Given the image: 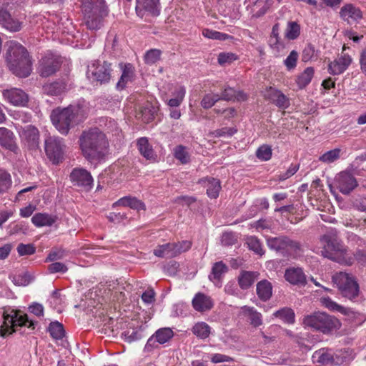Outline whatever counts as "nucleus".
Here are the masks:
<instances>
[{"mask_svg":"<svg viewBox=\"0 0 366 366\" xmlns=\"http://www.w3.org/2000/svg\"><path fill=\"white\" fill-rule=\"evenodd\" d=\"M207 188V194L209 197L216 199L219 196L221 184L219 179L209 177L200 181Z\"/></svg>","mask_w":366,"mask_h":366,"instance_id":"29","label":"nucleus"},{"mask_svg":"<svg viewBox=\"0 0 366 366\" xmlns=\"http://www.w3.org/2000/svg\"><path fill=\"white\" fill-rule=\"evenodd\" d=\"M267 97L280 109H287L290 103L289 99L280 90L270 87L267 91Z\"/></svg>","mask_w":366,"mask_h":366,"instance_id":"27","label":"nucleus"},{"mask_svg":"<svg viewBox=\"0 0 366 366\" xmlns=\"http://www.w3.org/2000/svg\"><path fill=\"white\" fill-rule=\"evenodd\" d=\"M332 280L343 297L352 300L358 296L359 285L352 274L340 272L335 273Z\"/></svg>","mask_w":366,"mask_h":366,"instance_id":"7","label":"nucleus"},{"mask_svg":"<svg viewBox=\"0 0 366 366\" xmlns=\"http://www.w3.org/2000/svg\"><path fill=\"white\" fill-rule=\"evenodd\" d=\"M19 135L21 143L29 149H36L39 144V132L33 125L21 127L19 129Z\"/></svg>","mask_w":366,"mask_h":366,"instance_id":"12","label":"nucleus"},{"mask_svg":"<svg viewBox=\"0 0 366 366\" xmlns=\"http://www.w3.org/2000/svg\"><path fill=\"white\" fill-rule=\"evenodd\" d=\"M81 4V11L84 16L92 22L105 21L109 16V9L105 0H79Z\"/></svg>","mask_w":366,"mask_h":366,"instance_id":"6","label":"nucleus"},{"mask_svg":"<svg viewBox=\"0 0 366 366\" xmlns=\"http://www.w3.org/2000/svg\"><path fill=\"white\" fill-rule=\"evenodd\" d=\"M247 244L250 250L254 251L256 254L262 255L264 250L259 240L254 236L249 237L247 239Z\"/></svg>","mask_w":366,"mask_h":366,"instance_id":"52","label":"nucleus"},{"mask_svg":"<svg viewBox=\"0 0 366 366\" xmlns=\"http://www.w3.org/2000/svg\"><path fill=\"white\" fill-rule=\"evenodd\" d=\"M211 330L210 326L204 322H198L192 328L193 334L202 340L209 337Z\"/></svg>","mask_w":366,"mask_h":366,"instance_id":"42","label":"nucleus"},{"mask_svg":"<svg viewBox=\"0 0 366 366\" xmlns=\"http://www.w3.org/2000/svg\"><path fill=\"white\" fill-rule=\"evenodd\" d=\"M114 205L129 207L139 211L145 209V205L141 200L130 196H126L119 199L114 204Z\"/></svg>","mask_w":366,"mask_h":366,"instance_id":"31","label":"nucleus"},{"mask_svg":"<svg viewBox=\"0 0 366 366\" xmlns=\"http://www.w3.org/2000/svg\"><path fill=\"white\" fill-rule=\"evenodd\" d=\"M4 99L16 107H25L29 101L28 95L21 89L11 88L3 91Z\"/></svg>","mask_w":366,"mask_h":366,"instance_id":"17","label":"nucleus"},{"mask_svg":"<svg viewBox=\"0 0 366 366\" xmlns=\"http://www.w3.org/2000/svg\"><path fill=\"white\" fill-rule=\"evenodd\" d=\"M48 331L55 340H61L65 334L63 325L59 322H52L49 324Z\"/></svg>","mask_w":366,"mask_h":366,"instance_id":"45","label":"nucleus"},{"mask_svg":"<svg viewBox=\"0 0 366 366\" xmlns=\"http://www.w3.org/2000/svg\"><path fill=\"white\" fill-rule=\"evenodd\" d=\"M238 59L237 55L232 52H221L218 55L217 61L220 65L231 64Z\"/></svg>","mask_w":366,"mask_h":366,"instance_id":"54","label":"nucleus"},{"mask_svg":"<svg viewBox=\"0 0 366 366\" xmlns=\"http://www.w3.org/2000/svg\"><path fill=\"white\" fill-rule=\"evenodd\" d=\"M299 169V165L298 164H292L288 169L283 174H281L278 176V180L279 181H284L292 176H293Z\"/></svg>","mask_w":366,"mask_h":366,"instance_id":"62","label":"nucleus"},{"mask_svg":"<svg viewBox=\"0 0 366 366\" xmlns=\"http://www.w3.org/2000/svg\"><path fill=\"white\" fill-rule=\"evenodd\" d=\"M320 302H321L322 305H323L325 307L327 308L328 310H330L331 311H337V312H340L341 313L345 312V310L343 307L340 306V305H338L337 303H336L335 302L332 300L328 297H322L320 299Z\"/></svg>","mask_w":366,"mask_h":366,"instance_id":"51","label":"nucleus"},{"mask_svg":"<svg viewBox=\"0 0 366 366\" xmlns=\"http://www.w3.org/2000/svg\"><path fill=\"white\" fill-rule=\"evenodd\" d=\"M12 184L11 174L5 169H0V194L6 192Z\"/></svg>","mask_w":366,"mask_h":366,"instance_id":"44","label":"nucleus"},{"mask_svg":"<svg viewBox=\"0 0 366 366\" xmlns=\"http://www.w3.org/2000/svg\"><path fill=\"white\" fill-rule=\"evenodd\" d=\"M340 15L344 21H357L362 18V12L361 10L352 4H347L343 6L340 11Z\"/></svg>","mask_w":366,"mask_h":366,"instance_id":"24","label":"nucleus"},{"mask_svg":"<svg viewBox=\"0 0 366 366\" xmlns=\"http://www.w3.org/2000/svg\"><path fill=\"white\" fill-rule=\"evenodd\" d=\"M6 61L9 69L17 76L26 77L31 72V61L27 50L16 41L8 42Z\"/></svg>","mask_w":366,"mask_h":366,"instance_id":"3","label":"nucleus"},{"mask_svg":"<svg viewBox=\"0 0 366 366\" xmlns=\"http://www.w3.org/2000/svg\"><path fill=\"white\" fill-rule=\"evenodd\" d=\"M64 147L61 138L53 136L45 139L46 154L54 163H58L62 159Z\"/></svg>","mask_w":366,"mask_h":366,"instance_id":"11","label":"nucleus"},{"mask_svg":"<svg viewBox=\"0 0 366 366\" xmlns=\"http://www.w3.org/2000/svg\"><path fill=\"white\" fill-rule=\"evenodd\" d=\"M202 35L206 38L216 40H226L229 37V36L227 34L221 33L209 29H204L202 30Z\"/></svg>","mask_w":366,"mask_h":366,"instance_id":"53","label":"nucleus"},{"mask_svg":"<svg viewBox=\"0 0 366 366\" xmlns=\"http://www.w3.org/2000/svg\"><path fill=\"white\" fill-rule=\"evenodd\" d=\"M162 51L157 49H152L147 51L144 56V62L147 64H154L160 59Z\"/></svg>","mask_w":366,"mask_h":366,"instance_id":"50","label":"nucleus"},{"mask_svg":"<svg viewBox=\"0 0 366 366\" xmlns=\"http://www.w3.org/2000/svg\"><path fill=\"white\" fill-rule=\"evenodd\" d=\"M335 186L343 194H348L358 185L357 179L348 171H342L335 176Z\"/></svg>","mask_w":366,"mask_h":366,"instance_id":"13","label":"nucleus"},{"mask_svg":"<svg viewBox=\"0 0 366 366\" xmlns=\"http://www.w3.org/2000/svg\"><path fill=\"white\" fill-rule=\"evenodd\" d=\"M352 62V58L347 54H342L328 64V72L332 75H340L347 69Z\"/></svg>","mask_w":366,"mask_h":366,"instance_id":"19","label":"nucleus"},{"mask_svg":"<svg viewBox=\"0 0 366 366\" xmlns=\"http://www.w3.org/2000/svg\"><path fill=\"white\" fill-rule=\"evenodd\" d=\"M269 44L270 47L277 52L281 51L285 48L283 42H282L280 38L277 36H270Z\"/></svg>","mask_w":366,"mask_h":366,"instance_id":"64","label":"nucleus"},{"mask_svg":"<svg viewBox=\"0 0 366 366\" xmlns=\"http://www.w3.org/2000/svg\"><path fill=\"white\" fill-rule=\"evenodd\" d=\"M67 267L61 262H54L49 265L48 270L50 273L61 272L65 273L67 271Z\"/></svg>","mask_w":366,"mask_h":366,"instance_id":"63","label":"nucleus"},{"mask_svg":"<svg viewBox=\"0 0 366 366\" xmlns=\"http://www.w3.org/2000/svg\"><path fill=\"white\" fill-rule=\"evenodd\" d=\"M220 98L221 99L226 101L234 99H237V101H244L247 99V96L243 92L236 91L232 87L225 86Z\"/></svg>","mask_w":366,"mask_h":366,"instance_id":"38","label":"nucleus"},{"mask_svg":"<svg viewBox=\"0 0 366 366\" xmlns=\"http://www.w3.org/2000/svg\"><path fill=\"white\" fill-rule=\"evenodd\" d=\"M79 142L83 155L91 162L102 160L107 153L106 136L98 129L84 132Z\"/></svg>","mask_w":366,"mask_h":366,"instance_id":"2","label":"nucleus"},{"mask_svg":"<svg viewBox=\"0 0 366 366\" xmlns=\"http://www.w3.org/2000/svg\"><path fill=\"white\" fill-rule=\"evenodd\" d=\"M219 100H221L219 94L209 93L203 97L201 101V105L204 109H209Z\"/></svg>","mask_w":366,"mask_h":366,"instance_id":"48","label":"nucleus"},{"mask_svg":"<svg viewBox=\"0 0 366 366\" xmlns=\"http://www.w3.org/2000/svg\"><path fill=\"white\" fill-rule=\"evenodd\" d=\"M56 220V216L41 212L36 213L31 218V222L36 227H50Z\"/></svg>","mask_w":366,"mask_h":366,"instance_id":"28","label":"nucleus"},{"mask_svg":"<svg viewBox=\"0 0 366 366\" xmlns=\"http://www.w3.org/2000/svg\"><path fill=\"white\" fill-rule=\"evenodd\" d=\"M257 278L256 272L242 271L238 277V283L241 289L249 288Z\"/></svg>","mask_w":366,"mask_h":366,"instance_id":"34","label":"nucleus"},{"mask_svg":"<svg viewBox=\"0 0 366 366\" xmlns=\"http://www.w3.org/2000/svg\"><path fill=\"white\" fill-rule=\"evenodd\" d=\"M51 121L55 128L62 134H67L70 128L76 124L71 109L66 108H56L50 115Z\"/></svg>","mask_w":366,"mask_h":366,"instance_id":"9","label":"nucleus"},{"mask_svg":"<svg viewBox=\"0 0 366 366\" xmlns=\"http://www.w3.org/2000/svg\"><path fill=\"white\" fill-rule=\"evenodd\" d=\"M67 108L71 109L76 124L83 121L89 112V104L84 100L78 102L76 104L70 105Z\"/></svg>","mask_w":366,"mask_h":366,"instance_id":"26","label":"nucleus"},{"mask_svg":"<svg viewBox=\"0 0 366 366\" xmlns=\"http://www.w3.org/2000/svg\"><path fill=\"white\" fill-rule=\"evenodd\" d=\"M340 149L338 148L330 150L321 155L319 160L326 164L332 163L340 158Z\"/></svg>","mask_w":366,"mask_h":366,"instance_id":"47","label":"nucleus"},{"mask_svg":"<svg viewBox=\"0 0 366 366\" xmlns=\"http://www.w3.org/2000/svg\"><path fill=\"white\" fill-rule=\"evenodd\" d=\"M241 310L244 315L248 316L250 324L253 327H257L262 325V316L256 309L252 307L243 306L241 307Z\"/></svg>","mask_w":366,"mask_h":366,"instance_id":"32","label":"nucleus"},{"mask_svg":"<svg viewBox=\"0 0 366 366\" xmlns=\"http://www.w3.org/2000/svg\"><path fill=\"white\" fill-rule=\"evenodd\" d=\"M305 327H310L328 334L335 330L340 327V321L335 317L330 316L325 312H315L305 316L303 319Z\"/></svg>","mask_w":366,"mask_h":366,"instance_id":"5","label":"nucleus"},{"mask_svg":"<svg viewBox=\"0 0 366 366\" xmlns=\"http://www.w3.org/2000/svg\"><path fill=\"white\" fill-rule=\"evenodd\" d=\"M0 145L14 153L19 150L14 133L5 127H0Z\"/></svg>","mask_w":366,"mask_h":366,"instance_id":"20","label":"nucleus"},{"mask_svg":"<svg viewBox=\"0 0 366 366\" xmlns=\"http://www.w3.org/2000/svg\"><path fill=\"white\" fill-rule=\"evenodd\" d=\"M17 252L20 256L31 255L36 252L35 247L31 244H19L17 247Z\"/></svg>","mask_w":366,"mask_h":366,"instance_id":"61","label":"nucleus"},{"mask_svg":"<svg viewBox=\"0 0 366 366\" xmlns=\"http://www.w3.org/2000/svg\"><path fill=\"white\" fill-rule=\"evenodd\" d=\"M136 11L140 16L146 14L157 16L160 14L159 0H136Z\"/></svg>","mask_w":366,"mask_h":366,"instance_id":"18","label":"nucleus"},{"mask_svg":"<svg viewBox=\"0 0 366 366\" xmlns=\"http://www.w3.org/2000/svg\"><path fill=\"white\" fill-rule=\"evenodd\" d=\"M317 56V51L314 46L309 44H307L302 51V59L304 62H307L316 58Z\"/></svg>","mask_w":366,"mask_h":366,"instance_id":"56","label":"nucleus"},{"mask_svg":"<svg viewBox=\"0 0 366 366\" xmlns=\"http://www.w3.org/2000/svg\"><path fill=\"white\" fill-rule=\"evenodd\" d=\"M174 246V251L176 257L182 252L188 251L192 246V243L189 241L184 240L177 243H173Z\"/></svg>","mask_w":366,"mask_h":366,"instance_id":"60","label":"nucleus"},{"mask_svg":"<svg viewBox=\"0 0 366 366\" xmlns=\"http://www.w3.org/2000/svg\"><path fill=\"white\" fill-rule=\"evenodd\" d=\"M137 145L141 154L148 160L154 161L157 155L146 137L138 139Z\"/></svg>","mask_w":366,"mask_h":366,"instance_id":"30","label":"nucleus"},{"mask_svg":"<svg viewBox=\"0 0 366 366\" xmlns=\"http://www.w3.org/2000/svg\"><path fill=\"white\" fill-rule=\"evenodd\" d=\"M174 246L172 243L159 245L154 249V254L161 258H172L176 257Z\"/></svg>","mask_w":366,"mask_h":366,"instance_id":"35","label":"nucleus"},{"mask_svg":"<svg viewBox=\"0 0 366 366\" xmlns=\"http://www.w3.org/2000/svg\"><path fill=\"white\" fill-rule=\"evenodd\" d=\"M119 66L122 73L120 79L117 84V87L118 89H123L128 83L134 80V67L129 63L120 64Z\"/></svg>","mask_w":366,"mask_h":366,"instance_id":"25","label":"nucleus"},{"mask_svg":"<svg viewBox=\"0 0 366 366\" xmlns=\"http://www.w3.org/2000/svg\"><path fill=\"white\" fill-rule=\"evenodd\" d=\"M42 89L43 92L47 95L59 96L64 92L66 84L62 81L48 83L43 86Z\"/></svg>","mask_w":366,"mask_h":366,"instance_id":"33","label":"nucleus"},{"mask_svg":"<svg viewBox=\"0 0 366 366\" xmlns=\"http://www.w3.org/2000/svg\"><path fill=\"white\" fill-rule=\"evenodd\" d=\"M298 56V53L296 51L292 50L284 60V64L287 70H292L297 66Z\"/></svg>","mask_w":366,"mask_h":366,"instance_id":"55","label":"nucleus"},{"mask_svg":"<svg viewBox=\"0 0 366 366\" xmlns=\"http://www.w3.org/2000/svg\"><path fill=\"white\" fill-rule=\"evenodd\" d=\"M315 74L313 67H307L296 78V83L299 89H302L306 87L312 81Z\"/></svg>","mask_w":366,"mask_h":366,"instance_id":"37","label":"nucleus"},{"mask_svg":"<svg viewBox=\"0 0 366 366\" xmlns=\"http://www.w3.org/2000/svg\"><path fill=\"white\" fill-rule=\"evenodd\" d=\"M285 277L292 285H305L307 282L306 276L300 267H290L286 269Z\"/></svg>","mask_w":366,"mask_h":366,"instance_id":"23","label":"nucleus"},{"mask_svg":"<svg viewBox=\"0 0 366 366\" xmlns=\"http://www.w3.org/2000/svg\"><path fill=\"white\" fill-rule=\"evenodd\" d=\"M273 317L280 320L286 324H293L295 321V315L292 309L283 307L273 313Z\"/></svg>","mask_w":366,"mask_h":366,"instance_id":"36","label":"nucleus"},{"mask_svg":"<svg viewBox=\"0 0 366 366\" xmlns=\"http://www.w3.org/2000/svg\"><path fill=\"white\" fill-rule=\"evenodd\" d=\"M312 357L315 362L321 363L326 366H332L333 354L328 350L322 349L316 351Z\"/></svg>","mask_w":366,"mask_h":366,"instance_id":"39","label":"nucleus"},{"mask_svg":"<svg viewBox=\"0 0 366 366\" xmlns=\"http://www.w3.org/2000/svg\"><path fill=\"white\" fill-rule=\"evenodd\" d=\"M174 336V332L169 327H163L157 330L155 333L151 336L144 347V350L150 352L157 347V343L163 345L169 341Z\"/></svg>","mask_w":366,"mask_h":366,"instance_id":"16","label":"nucleus"},{"mask_svg":"<svg viewBox=\"0 0 366 366\" xmlns=\"http://www.w3.org/2000/svg\"><path fill=\"white\" fill-rule=\"evenodd\" d=\"M228 267L222 261L215 262L209 275V280L218 287L222 286V279L228 272Z\"/></svg>","mask_w":366,"mask_h":366,"instance_id":"22","label":"nucleus"},{"mask_svg":"<svg viewBox=\"0 0 366 366\" xmlns=\"http://www.w3.org/2000/svg\"><path fill=\"white\" fill-rule=\"evenodd\" d=\"M174 157L182 164H187L190 161V155L187 147L179 145L174 149Z\"/></svg>","mask_w":366,"mask_h":366,"instance_id":"43","label":"nucleus"},{"mask_svg":"<svg viewBox=\"0 0 366 366\" xmlns=\"http://www.w3.org/2000/svg\"><path fill=\"white\" fill-rule=\"evenodd\" d=\"M272 155V147L268 144L261 145L256 151L257 157L261 161H268Z\"/></svg>","mask_w":366,"mask_h":366,"instance_id":"49","label":"nucleus"},{"mask_svg":"<svg viewBox=\"0 0 366 366\" xmlns=\"http://www.w3.org/2000/svg\"><path fill=\"white\" fill-rule=\"evenodd\" d=\"M322 255L340 264L351 266L355 262L361 265L366 264V249H357L351 253L338 239L336 230L331 229L320 239Z\"/></svg>","mask_w":366,"mask_h":366,"instance_id":"1","label":"nucleus"},{"mask_svg":"<svg viewBox=\"0 0 366 366\" xmlns=\"http://www.w3.org/2000/svg\"><path fill=\"white\" fill-rule=\"evenodd\" d=\"M70 180L74 186L89 191L94 185V179L91 173L81 167L74 168L70 174Z\"/></svg>","mask_w":366,"mask_h":366,"instance_id":"14","label":"nucleus"},{"mask_svg":"<svg viewBox=\"0 0 366 366\" xmlns=\"http://www.w3.org/2000/svg\"><path fill=\"white\" fill-rule=\"evenodd\" d=\"M279 329L277 325H271L268 329L263 332H260L262 337L264 339V343H269L274 341L276 337L273 335L272 333Z\"/></svg>","mask_w":366,"mask_h":366,"instance_id":"58","label":"nucleus"},{"mask_svg":"<svg viewBox=\"0 0 366 366\" xmlns=\"http://www.w3.org/2000/svg\"><path fill=\"white\" fill-rule=\"evenodd\" d=\"M352 359L353 357L349 351H337L333 354L332 366H347Z\"/></svg>","mask_w":366,"mask_h":366,"instance_id":"40","label":"nucleus"},{"mask_svg":"<svg viewBox=\"0 0 366 366\" xmlns=\"http://www.w3.org/2000/svg\"><path fill=\"white\" fill-rule=\"evenodd\" d=\"M192 306L196 311L203 312L210 310L214 306V302L210 297L199 292L192 300Z\"/></svg>","mask_w":366,"mask_h":366,"instance_id":"21","label":"nucleus"},{"mask_svg":"<svg viewBox=\"0 0 366 366\" xmlns=\"http://www.w3.org/2000/svg\"><path fill=\"white\" fill-rule=\"evenodd\" d=\"M111 64L107 61H95L88 66L87 76L92 81L107 83L111 78Z\"/></svg>","mask_w":366,"mask_h":366,"instance_id":"10","label":"nucleus"},{"mask_svg":"<svg viewBox=\"0 0 366 366\" xmlns=\"http://www.w3.org/2000/svg\"><path fill=\"white\" fill-rule=\"evenodd\" d=\"M3 319L4 321L0 327V336L2 337L14 332L16 327L26 326L29 328H34V322L29 320L26 314L11 307L4 309Z\"/></svg>","mask_w":366,"mask_h":366,"instance_id":"4","label":"nucleus"},{"mask_svg":"<svg viewBox=\"0 0 366 366\" xmlns=\"http://www.w3.org/2000/svg\"><path fill=\"white\" fill-rule=\"evenodd\" d=\"M300 34V24H288L285 31V37L293 40L297 39Z\"/></svg>","mask_w":366,"mask_h":366,"instance_id":"57","label":"nucleus"},{"mask_svg":"<svg viewBox=\"0 0 366 366\" xmlns=\"http://www.w3.org/2000/svg\"><path fill=\"white\" fill-rule=\"evenodd\" d=\"M268 0H248L249 5L253 6L252 11L257 15L261 16L265 14L269 8Z\"/></svg>","mask_w":366,"mask_h":366,"instance_id":"46","label":"nucleus"},{"mask_svg":"<svg viewBox=\"0 0 366 366\" xmlns=\"http://www.w3.org/2000/svg\"><path fill=\"white\" fill-rule=\"evenodd\" d=\"M257 294L260 300L263 301L268 300L272 294V287L269 282L262 280L257 285Z\"/></svg>","mask_w":366,"mask_h":366,"instance_id":"41","label":"nucleus"},{"mask_svg":"<svg viewBox=\"0 0 366 366\" xmlns=\"http://www.w3.org/2000/svg\"><path fill=\"white\" fill-rule=\"evenodd\" d=\"M60 64V56L48 53L40 61L39 74L44 77L49 76L59 69Z\"/></svg>","mask_w":366,"mask_h":366,"instance_id":"15","label":"nucleus"},{"mask_svg":"<svg viewBox=\"0 0 366 366\" xmlns=\"http://www.w3.org/2000/svg\"><path fill=\"white\" fill-rule=\"evenodd\" d=\"M267 244L269 249L282 255H298L301 250V245L299 242L292 240L286 236L268 237L267 239Z\"/></svg>","mask_w":366,"mask_h":366,"instance_id":"8","label":"nucleus"},{"mask_svg":"<svg viewBox=\"0 0 366 366\" xmlns=\"http://www.w3.org/2000/svg\"><path fill=\"white\" fill-rule=\"evenodd\" d=\"M154 117V112L149 107H144L138 114V118L144 123L150 122Z\"/></svg>","mask_w":366,"mask_h":366,"instance_id":"59","label":"nucleus"}]
</instances>
